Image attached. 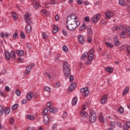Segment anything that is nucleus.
Masks as SVG:
<instances>
[{
    "label": "nucleus",
    "instance_id": "f257e3e1",
    "mask_svg": "<svg viewBox=\"0 0 130 130\" xmlns=\"http://www.w3.org/2000/svg\"><path fill=\"white\" fill-rule=\"evenodd\" d=\"M80 26V21L78 16L75 13L71 14L68 17L66 21V27L69 31H74Z\"/></svg>",
    "mask_w": 130,
    "mask_h": 130
},
{
    "label": "nucleus",
    "instance_id": "f03ea898",
    "mask_svg": "<svg viewBox=\"0 0 130 130\" xmlns=\"http://www.w3.org/2000/svg\"><path fill=\"white\" fill-rule=\"evenodd\" d=\"M63 73L64 75V77L68 78V77H70L71 76V70L69 67V63L68 62H65L63 64Z\"/></svg>",
    "mask_w": 130,
    "mask_h": 130
},
{
    "label": "nucleus",
    "instance_id": "7ed1b4c3",
    "mask_svg": "<svg viewBox=\"0 0 130 130\" xmlns=\"http://www.w3.org/2000/svg\"><path fill=\"white\" fill-rule=\"evenodd\" d=\"M94 58V50L90 49L88 51V56L87 58V62H85L86 66L90 64Z\"/></svg>",
    "mask_w": 130,
    "mask_h": 130
},
{
    "label": "nucleus",
    "instance_id": "20e7f679",
    "mask_svg": "<svg viewBox=\"0 0 130 130\" xmlns=\"http://www.w3.org/2000/svg\"><path fill=\"white\" fill-rule=\"evenodd\" d=\"M129 36L130 37V27L127 26L122 30L120 35L121 38H125V36Z\"/></svg>",
    "mask_w": 130,
    "mask_h": 130
},
{
    "label": "nucleus",
    "instance_id": "39448f33",
    "mask_svg": "<svg viewBox=\"0 0 130 130\" xmlns=\"http://www.w3.org/2000/svg\"><path fill=\"white\" fill-rule=\"evenodd\" d=\"M30 17H31V13L29 12L26 13L24 15V19L25 22L27 24H30V23L32 22V20H31V18H30Z\"/></svg>",
    "mask_w": 130,
    "mask_h": 130
},
{
    "label": "nucleus",
    "instance_id": "423d86ee",
    "mask_svg": "<svg viewBox=\"0 0 130 130\" xmlns=\"http://www.w3.org/2000/svg\"><path fill=\"white\" fill-rule=\"evenodd\" d=\"M96 120V113L94 112H90L89 114V121L93 123Z\"/></svg>",
    "mask_w": 130,
    "mask_h": 130
},
{
    "label": "nucleus",
    "instance_id": "0eeeda50",
    "mask_svg": "<svg viewBox=\"0 0 130 130\" xmlns=\"http://www.w3.org/2000/svg\"><path fill=\"white\" fill-rule=\"evenodd\" d=\"M80 92L84 96V97H86L88 94L89 93V91L88 90V88H82L80 89Z\"/></svg>",
    "mask_w": 130,
    "mask_h": 130
},
{
    "label": "nucleus",
    "instance_id": "6e6552de",
    "mask_svg": "<svg viewBox=\"0 0 130 130\" xmlns=\"http://www.w3.org/2000/svg\"><path fill=\"white\" fill-rule=\"evenodd\" d=\"M100 19V15L98 14H96L91 18V22L93 24H96V23H97V22L99 21Z\"/></svg>",
    "mask_w": 130,
    "mask_h": 130
},
{
    "label": "nucleus",
    "instance_id": "1a4fd4ad",
    "mask_svg": "<svg viewBox=\"0 0 130 130\" xmlns=\"http://www.w3.org/2000/svg\"><path fill=\"white\" fill-rule=\"evenodd\" d=\"M49 120H50V116H44L43 121L45 125H48L49 124Z\"/></svg>",
    "mask_w": 130,
    "mask_h": 130
},
{
    "label": "nucleus",
    "instance_id": "9d476101",
    "mask_svg": "<svg viewBox=\"0 0 130 130\" xmlns=\"http://www.w3.org/2000/svg\"><path fill=\"white\" fill-rule=\"evenodd\" d=\"M125 27L123 25H118L117 26L114 27L113 28V31H120L123 30Z\"/></svg>",
    "mask_w": 130,
    "mask_h": 130
},
{
    "label": "nucleus",
    "instance_id": "9b49d317",
    "mask_svg": "<svg viewBox=\"0 0 130 130\" xmlns=\"http://www.w3.org/2000/svg\"><path fill=\"white\" fill-rule=\"evenodd\" d=\"M107 100H108V95L105 94L101 98L100 102L101 104H105L107 102Z\"/></svg>",
    "mask_w": 130,
    "mask_h": 130
},
{
    "label": "nucleus",
    "instance_id": "f8f14e48",
    "mask_svg": "<svg viewBox=\"0 0 130 130\" xmlns=\"http://www.w3.org/2000/svg\"><path fill=\"white\" fill-rule=\"evenodd\" d=\"M105 16L106 19H111V18L114 16V14L112 11H107L105 13Z\"/></svg>",
    "mask_w": 130,
    "mask_h": 130
},
{
    "label": "nucleus",
    "instance_id": "ddd939ff",
    "mask_svg": "<svg viewBox=\"0 0 130 130\" xmlns=\"http://www.w3.org/2000/svg\"><path fill=\"white\" fill-rule=\"evenodd\" d=\"M76 87H77V84H76V83H72L69 87V92H72V91H74V90L76 89Z\"/></svg>",
    "mask_w": 130,
    "mask_h": 130
},
{
    "label": "nucleus",
    "instance_id": "4468645a",
    "mask_svg": "<svg viewBox=\"0 0 130 130\" xmlns=\"http://www.w3.org/2000/svg\"><path fill=\"white\" fill-rule=\"evenodd\" d=\"M34 95V93L32 91L29 92L27 94H26V99L28 100V101H30L31 99L33 98V95Z\"/></svg>",
    "mask_w": 130,
    "mask_h": 130
},
{
    "label": "nucleus",
    "instance_id": "2eb2a0df",
    "mask_svg": "<svg viewBox=\"0 0 130 130\" xmlns=\"http://www.w3.org/2000/svg\"><path fill=\"white\" fill-rule=\"evenodd\" d=\"M25 32L26 33H31V32H32V27H31V25L28 24L26 26Z\"/></svg>",
    "mask_w": 130,
    "mask_h": 130
},
{
    "label": "nucleus",
    "instance_id": "dca6fc26",
    "mask_svg": "<svg viewBox=\"0 0 130 130\" xmlns=\"http://www.w3.org/2000/svg\"><path fill=\"white\" fill-rule=\"evenodd\" d=\"M78 41L81 44H83L84 42H85V38H84V36L80 35L78 37Z\"/></svg>",
    "mask_w": 130,
    "mask_h": 130
},
{
    "label": "nucleus",
    "instance_id": "f3484780",
    "mask_svg": "<svg viewBox=\"0 0 130 130\" xmlns=\"http://www.w3.org/2000/svg\"><path fill=\"white\" fill-rule=\"evenodd\" d=\"M80 116H82V117H84V118H86V117H87L88 116V113L85 112L83 110H82L80 113Z\"/></svg>",
    "mask_w": 130,
    "mask_h": 130
},
{
    "label": "nucleus",
    "instance_id": "a211bd4d",
    "mask_svg": "<svg viewBox=\"0 0 130 130\" xmlns=\"http://www.w3.org/2000/svg\"><path fill=\"white\" fill-rule=\"evenodd\" d=\"M3 112H4L5 114L6 115H7L8 114H10V112H11V110H10V108L6 107V108H4Z\"/></svg>",
    "mask_w": 130,
    "mask_h": 130
},
{
    "label": "nucleus",
    "instance_id": "6ab92c4d",
    "mask_svg": "<svg viewBox=\"0 0 130 130\" xmlns=\"http://www.w3.org/2000/svg\"><path fill=\"white\" fill-rule=\"evenodd\" d=\"M49 111L51 113H56L58 111V109L57 108H51L49 109Z\"/></svg>",
    "mask_w": 130,
    "mask_h": 130
},
{
    "label": "nucleus",
    "instance_id": "aec40b11",
    "mask_svg": "<svg viewBox=\"0 0 130 130\" xmlns=\"http://www.w3.org/2000/svg\"><path fill=\"white\" fill-rule=\"evenodd\" d=\"M87 34H88V35H92V34H93V30H92L91 26H87Z\"/></svg>",
    "mask_w": 130,
    "mask_h": 130
},
{
    "label": "nucleus",
    "instance_id": "412c9836",
    "mask_svg": "<svg viewBox=\"0 0 130 130\" xmlns=\"http://www.w3.org/2000/svg\"><path fill=\"white\" fill-rule=\"evenodd\" d=\"M99 120L100 122H102V123L105 122V118L103 116V114H102V113H101L100 115Z\"/></svg>",
    "mask_w": 130,
    "mask_h": 130
},
{
    "label": "nucleus",
    "instance_id": "4be33fe9",
    "mask_svg": "<svg viewBox=\"0 0 130 130\" xmlns=\"http://www.w3.org/2000/svg\"><path fill=\"white\" fill-rule=\"evenodd\" d=\"M5 54L6 59H7L8 60H10V58H11V55L10 54V52H9L8 51H5Z\"/></svg>",
    "mask_w": 130,
    "mask_h": 130
},
{
    "label": "nucleus",
    "instance_id": "5701e85b",
    "mask_svg": "<svg viewBox=\"0 0 130 130\" xmlns=\"http://www.w3.org/2000/svg\"><path fill=\"white\" fill-rule=\"evenodd\" d=\"M31 70H32V67H31L30 66H27L26 68L25 75H29V73L31 72Z\"/></svg>",
    "mask_w": 130,
    "mask_h": 130
},
{
    "label": "nucleus",
    "instance_id": "b1692460",
    "mask_svg": "<svg viewBox=\"0 0 130 130\" xmlns=\"http://www.w3.org/2000/svg\"><path fill=\"white\" fill-rule=\"evenodd\" d=\"M114 41L115 43V45L116 46H119V40H118V38L116 37H115L114 38Z\"/></svg>",
    "mask_w": 130,
    "mask_h": 130
},
{
    "label": "nucleus",
    "instance_id": "393cba45",
    "mask_svg": "<svg viewBox=\"0 0 130 130\" xmlns=\"http://www.w3.org/2000/svg\"><path fill=\"white\" fill-rule=\"evenodd\" d=\"M129 91V87L128 86H126L122 92V95H125V94H127Z\"/></svg>",
    "mask_w": 130,
    "mask_h": 130
},
{
    "label": "nucleus",
    "instance_id": "a878e982",
    "mask_svg": "<svg viewBox=\"0 0 130 130\" xmlns=\"http://www.w3.org/2000/svg\"><path fill=\"white\" fill-rule=\"evenodd\" d=\"M26 118H27V119H29V120L32 121L35 119V117H34V116H33L32 115H27Z\"/></svg>",
    "mask_w": 130,
    "mask_h": 130
},
{
    "label": "nucleus",
    "instance_id": "bb28decb",
    "mask_svg": "<svg viewBox=\"0 0 130 130\" xmlns=\"http://www.w3.org/2000/svg\"><path fill=\"white\" fill-rule=\"evenodd\" d=\"M106 72H107V73H110V74H111L113 72V68L112 67H107L106 68Z\"/></svg>",
    "mask_w": 130,
    "mask_h": 130
},
{
    "label": "nucleus",
    "instance_id": "cd10ccee",
    "mask_svg": "<svg viewBox=\"0 0 130 130\" xmlns=\"http://www.w3.org/2000/svg\"><path fill=\"white\" fill-rule=\"evenodd\" d=\"M16 53L20 56H23V54H24V51L22 50H18L16 51Z\"/></svg>",
    "mask_w": 130,
    "mask_h": 130
},
{
    "label": "nucleus",
    "instance_id": "c85d7f7f",
    "mask_svg": "<svg viewBox=\"0 0 130 130\" xmlns=\"http://www.w3.org/2000/svg\"><path fill=\"white\" fill-rule=\"evenodd\" d=\"M78 102V99L77 98H74L72 99V104L73 106H75L76 104H77V103Z\"/></svg>",
    "mask_w": 130,
    "mask_h": 130
},
{
    "label": "nucleus",
    "instance_id": "c756f323",
    "mask_svg": "<svg viewBox=\"0 0 130 130\" xmlns=\"http://www.w3.org/2000/svg\"><path fill=\"white\" fill-rule=\"evenodd\" d=\"M86 28H87V26H86V25H85V24H82L79 27V30L80 31H83L84 30H85V29H86Z\"/></svg>",
    "mask_w": 130,
    "mask_h": 130
},
{
    "label": "nucleus",
    "instance_id": "7c9ffc66",
    "mask_svg": "<svg viewBox=\"0 0 130 130\" xmlns=\"http://www.w3.org/2000/svg\"><path fill=\"white\" fill-rule=\"evenodd\" d=\"M89 53L88 52H85L82 55H81V59H84V58H87V56H88V55Z\"/></svg>",
    "mask_w": 130,
    "mask_h": 130
},
{
    "label": "nucleus",
    "instance_id": "2f4dec72",
    "mask_svg": "<svg viewBox=\"0 0 130 130\" xmlns=\"http://www.w3.org/2000/svg\"><path fill=\"white\" fill-rule=\"evenodd\" d=\"M10 57L11 58H16V54L14 51H11L10 53Z\"/></svg>",
    "mask_w": 130,
    "mask_h": 130
},
{
    "label": "nucleus",
    "instance_id": "473e14b6",
    "mask_svg": "<svg viewBox=\"0 0 130 130\" xmlns=\"http://www.w3.org/2000/svg\"><path fill=\"white\" fill-rule=\"evenodd\" d=\"M53 33H57L58 31V27L56 25H54L53 29Z\"/></svg>",
    "mask_w": 130,
    "mask_h": 130
},
{
    "label": "nucleus",
    "instance_id": "72a5a7b5",
    "mask_svg": "<svg viewBox=\"0 0 130 130\" xmlns=\"http://www.w3.org/2000/svg\"><path fill=\"white\" fill-rule=\"evenodd\" d=\"M118 112H119V113L122 114L123 112H124V109L122 107H120V108L118 109Z\"/></svg>",
    "mask_w": 130,
    "mask_h": 130
},
{
    "label": "nucleus",
    "instance_id": "f704fd0d",
    "mask_svg": "<svg viewBox=\"0 0 130 130\" xmlns=\"http://www.w3.org/2000/svg\"><path fill=\"white\" fill-rule=\"evenodd\" d=\"M12 16L14 20V21H16L17 19H18V17L17 16V13H12Z\"/></svg>",
    "mask_w": 130,
    "mask_h": 130
},
{
    "label": "nucleus",
    "instance_id": "c9c22d12",
    "mask_svg": "<svg viewBox=\"0 0 130 130\" xmlns=\"http://www.w3.org/2000/svg\"><path fill=\"white\" fill-rule=\"evenodd\" d=\"M105 44L108 46V47H110V48H112V47H113V44L111 43L106 42Z\"/></svg>",
    "mask_w": 130,
    "mask_h": 130
},
{
    "label": "nucleus",
    "instance_id": "e433bc0d",
    "mask_svg": "<svg viewBox=\"0 0 130 130\" xmlns=\"http://www.w3.org/2000/svg\"><path fill=\"white\" fill-rule=\"evenodd\" d=\"M48 112V110H47V109H44L43 111V115L44 116L48 115H47Z\"/></svg>",
    "mask_w": 130,
    "mask_h": 130
},
{
    "label": "nucleus",
    "instance_id": "4c0bfd02",
    "mask_svg": "<svg viewBox=\"0 0 130 130\" xmlns=\"http://www.w3.org/2000/svg\"><path fill=\"white\" fill-rule=\"evenodd\" d=\"M119 4L120 6H125V2H124V0H119Z\"/></svg>",
    "mask_w": 130,
    "mask_h": 130
},
{
    "label": "nucleus",
    "instance_id": "58836bf2",
    "mask_svg": "<svg viewBox=\"0 0 130 130\" xmlns=\"http://www.w3.org/2000/svg\"><path fill=\"white\" fill-rule=\"evenodd\" d=\"M62 49L63 51H64V52H68V51H69V49L68 48V47H67V46H63Z\"/></svg>",
    "mask_w": 130,
    "mask_h": 130
},
{
    "label": "nucleus",
    "instance_id": "ea45409f",
    "mask_svg": "<svg viewBox=\"0 0 130 130\" xmlns=\"http://www.w3.org/2000/svg\"><path fill=\"white\" fill-rule=\"evenodd\" d=\"M45 91H46L47 92H48L49 93L50 92V91H51V88L48 86H45L44 87Z\"/></svg>",
    "mask_w": 130,
    "mask_h": 130
},
{
    "label": "nucleus",
    "instance_id": "a19ab883",
    "mask_svg": "<svg viewBox=\"0 0 130 130\" xmlns=\"http://www.w3.org/2000/svg\"><path fill=\"white\" fill-rule=\"evenodd\" d=\"M17 108H18V104H15L12 107V110H15V109H17Z\"/></svg>",
    "mask_w": 130,
    "mask_h": 130
},
{
    "label": "nucleus",
    "instance_id": "79ce46f5",
    "mask_svg": "<svg viewBox=\"0 0 130 130\" xmlns=\"http://www.w3.org/2000/svg\"><path fill=\"white\" fill-rule=\"evenodd\" d=\"M116 125V122L112 121L110 123L111 127H114Z\"/></svg>",
    "mask_w": 130,
    "mask_h": 130
},
{
    "label": "nucleus",
    "instance_id": "37998d69",
    "mask_svg": "<svg viewBox=\"0 0 130 130\" xmlns=\"http://www.w3.org/2000/svg\"><path fill=\"white\" fill-rule=\"evenodd\" d=\"M15 94H16L17 96H21V91H20V90L17 89L15 91Z\"/></svg>",
    "mask_w": 130,
    "mask_h": 130
},
{
    "label": "nucleus",
    "instance_id": "c03bdc74",
    "mask_svg": "<svg viewBox=\"0 0 130 130\" xmlns=\"http://www.w3.org/2000/svg\"><path fill=\"white\" fill-rule=\"evenodd\" d=\"M4 114V109H3V107L0 105V116H2Z\"/></svg>",
    "mask_w": 130,
    "mask_h": 130
},
{
    "label": "nucleus",
    "instance_id": "a18cd8bd",
    "mask_svg": "<svg viewBox=\"0 0 130 130\" xmlns=\"http://www.w3.org/2000/svg\"><path fill=\"white\" fill-rule=\"evenodd\" d=\"M40 5H39V3L38 2H37L36 4H35L34 6V8L35 9H38V8H39V6Z\"/></svg>",
    "mask_w": 130,
    "mask_h": 130
},
{
    "label": "nucleus",
    "instance_id": "49530a36",
    "mask_svg": "<svg viewBox=\"0 0 130 130\" xmlns=\"http://www.w3.org/2000/svg\"><path fill=\"white\" fill-rule=\"evenodd\" d=\"M42 36H43V39H46V38H47L48 37L47 35L45 32H44L42 34Z\"/></svg>",
    "mask_w": 130,
    "mask_h": 130
},
{
    "label": "nucleus",
    "instance_id": "de8ad7c7",
    "mask_svg": "<svg viewBox=\"0 0 130 130\" xmlns=\"http://www.w3.org/2000/svg\"><path fill=\"white\" fill-rule=\"evenodd\" d=\"M83 0H77V3L78 5H82L83 4Z\"/></svg>",
    "mask_w": 130,
    "mask_h": 130
},
{
    "label": "nucleus",
    "instance_id": "09e8293b",
    "mask_svg": "<svg viewBox=\"0 0 130 130\" xmlns=\"http://www.w3.org/2000/svg\"><path fill=\"white\" fill-rule=\"evenodd\" d=\"M20 37L22 38V39H24L25 38V34H24V32L21 31L20 34Z\"/></svg>",
    "mask_w": 130,
    "mask_h": 130
},
{
    "label": "nucleus",
    "instance_id": "8fccbe9b",
    "mask_svg": "<svg viewBox=\"0 0 130 130\" xmlns=\"http://www.w3.org/2000/svg\"><path fill=\"white\" fill-rule=\"evenodd\" d=\"M14 123H15V120L14 119V118H11L10 120V124H14Z\"/></svg>",
    "mask_w": 130,
    "mask_h": 130
},
{
    "label": "nucleus",
    "instance_id": "3c124183",
    "mask_svg": "<svg viewBox=\"0 0 130 130\" xmlns=\"http://www.w3.org/2000/svg\"><path fill=\"white\" fill-rule=\"evenodd\" d=\"M57 126V124L56 123H54L52 126V129H55Z\"/></svg>",
    "mask_w": 130,
    "mask_h": 130
},
{
    "label": "nucleus",
    "instance_id": "603ef678",
    "mask_svg": "<svg viewBox=\"0 0 130 130\" xmlns=\"http://www.w3.org/2000/svg\"><path fill=\"white\" fill-rule=\"evenodd\" d=\"M63 118H67L68 117V113L64 112L62 115Z\"/></svg>",
    "mask_w": 130,
    "mask_h": 130
},
{
    "label": "nucleus",
    "instance_id": "864d4df0",
    "mask_svg": "<svg viewBox=\"0 0 130 130\" xmlns=\"http://www.w3.org/2000/svg\"><path fill=\"white\" fill-rule=\"evenodd\" d=\"M5 91L9 92V91H10V87H9L8 86H5Z\"/></svg>",
    "mask_w": 130,
    "mask_h": 130
},
{
    "label": "nucleus",
    "instance_id": "5fc2aeb1",
    "mask_svg": "<svg viewBox=\"0 0 130 130\" xmlns=\"http://www.w3.org/2000/svg\"><path fill=\"white\" fill-rule=\"evenodd\" d=\"M59 86H60V84H59V83L57 82L55 85V88H58Z\"/></svg>",
    "mask_w": 130,
    "mask_h": 130
},
{
    "label": "nucleus",
    "instance_id": "6e6d98bb",
    "mask_svg": "<svg viewBox=\"0 0 130 130\" xmlns=\"http://www.w3.org/2000/svg\"><path fill=\"white\" fill-rule=\"evenodd\" d=\"M87 41L88 42H92V38H91L90 37H88L87 38Z\"/></svg>",
    "mask_w": 130,
    "mask_h": 130
},
{
    "label": "nucleus",
    "instance_id": "4d7b16f0",
    "mask_svg": "<svg viewBox=\"0 0 130 130\" xmlns=\"http://www.w3.org/2000/svg\"><path fill=\"white\" fill-rule=\"evenodd\" d=\"M84 20L85 21H86V22H90V18H89V17H85L84 18Z\"/></svg>",
    "mask_w": 130,
    "mask_h": 130
},
{
    "label": "nucleus",
    "instance_id": "13d9d810",
    "mask_svg": "<svg viewBox=\"0 0 130 130\" xmlns=\"http://www.w3.org/2000/svg\"><path fill=\"white\" fill-rule=\"evenodd\" d=\"M69 80L70 82H73V80H74V76L71 75L69 78Z\"/></svg>",
    "mask_w": 130,
    "mask_h": 130
},
{
    "label": "nucleus",
    "instance_id": "bf43d9fd",
    "mask_svg": "<svg viewBox=\"0 0 130 130\" xmlns=\"http://www.w3.org/2000/svg\"><path fill=\"white\" fill-rule=\"evenodd\" d=\"M126 124L127 127L130 128V121H127L126 123Z\"/></svg>",
    "mask_w": 130,
    "mask_h": 130
},
{
    "label": "nucleus",
    "instance_id": "052dcab7",
    "mask_svg": "<svg viewBox=\"0 0 130 130\" xmlns=\"http://www.w3.org/2000/svg\"><path fill=\"white\" fill-rule=\"evenodd\" d=\"M51 102H49L47 104V107H50L51 106Z\"/></svg>",
    "mask_w": 130,
    "mask_h": 130
},
{
    "label": "nucleus",
    "instance_id": "680f3d73",
    "mask_svg": "<svg viewBox=\"0 0 130 130\" xmlns=\"http://www.w3.org/2000/svg\"><path fill=\"white\" fill-rule=\"evenodd\" d=\"M127 52H128V53H129L130 54V46H128L127 47V50H126Z\"/></svg>",
    "mask_w": 130,
    "mask_h": 130
},
{
    "label": "nucleus",
    "instance_id": "e2e57ef3",
    "mask_svg": "<svg viewBox=\"0 0 130 130\" xmlns=\"http://www.w3.org/2000/svg\"><path fill=\"white\" fill-rule=\"evenodd\" d=\"M16 8L17 9V10H18L19 11H20V10H22V8L21 7V6H19V5H17L16 6Z\"/></svg>",
    "mask_w": 130,
    "mask_h": 130
},
{
    "label": "nucleus",
    "instance_id": "0e129e2a",
    "mask_svg": "<svg viewBox=\"0 0 130 130\" xmlns=\"http://www.w3.org/2000/svg\"><path fill=\"white\" fill-rule=\"evenodd\" d=\"M18 36V33L17 32H15L13 36V38H17V37Z\"/></svg>",
    "mask_w": 130,
    "mask_h": 130
},
{
    "label": "nucleus",
    "instance_id": "69168bd1",
    "mask_svg": "<svg viewBox=\"0 0 130 130\" xmlns=\"http://www.w3.org/2000/svg\"><path fill=\"white\" fill-rule=\"evenodd\" d=\"M62 33H63V35H64L65 36L68 34V33L64 29L62 30Z\"/></svg>",
    "mask_w": 130,
    "mask_h": 130
},
{
    "label": "nucleus",
    "instance_id": "338daca9",
    "mask_svg": "<svg viewBox=\"0 0 130 130\" xmlns=\"http://www.w3.org/2000/svg\"><path fill=\"white\" fill-rule=\"evenodd\" d=\"M59 19V18L58 17V15H55V20L56 21H58Z\"/></svg>",
    "mask_w": 130,
    "mask_h": 130
},
{
    "label": "nucleus",
    "instance_id": "774afa93",
    "mask_svg": "<svg viewBox=\"0 0 130 130\" xmlns=\"http://www.w3.org/2000/svg\"><path fill=\"white\" fill-rule=\"evenodd\" d=\"M42 13H43V14H44L45 15L47 13V11H46V10H42Z\"/></svg>",
    "mask_w": 130,
    "mask_h": 130
}]
</instances>
